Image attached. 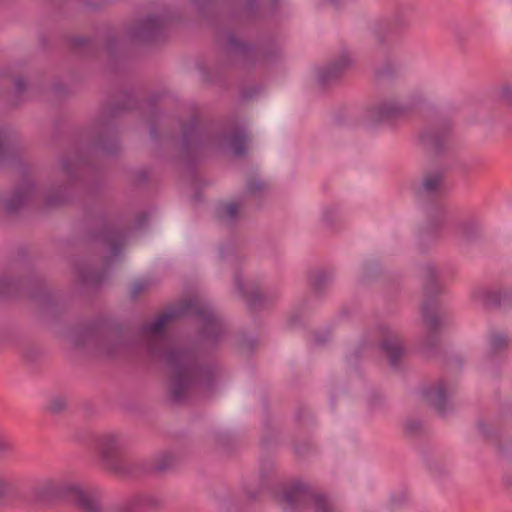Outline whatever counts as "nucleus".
Listing matches in <instances>:
<instances>
[{"instance_id": "obj_1", "label": "nucleus", "mask_w": 512, "mask_h": 512, "mask_svg": "<svg viewBox=\"0 0 512 512\" xmlns=\"http://www.w3.org/2000/svg\"><path fill=\"white\" fill-rule=\"evenodd\" d=\"M199 310L193 301H185L176 307H170L144 328V337L161 356L170 370V390L176 399L182 398L197 378L198 369L192 354L172 343L166 334V328L172 319Z\"/></svg>"}, {"instance_id": "obj_2", "label": "nucleus", "mask_w": 512, "mask_h": 512, "mask_svg": "<svg viewBox=\"0 0 512 512\" xmlns=\"http://www.w3.org/2000/svg\"><path fill=\"white\" fill-rule=\"evenodd\" d=\"M276 498L285 509L307 502L315 512H332L324 495L298 481L281 485L276 492Z\"/></svg>"}, {"instance_id": "obj_3", "label": "nucleus", "mask_w": 512, "mask_h": 512, "mask_svg": "<svg viewBox=\"0 0 512 512\" xmlns=\"http://www.w3.org/2000/svg\"><path fill=\"white\" fill-rule=\"evenodd\" d=\"M421 101L418 93H406L386 99L376 107L379 118H394L406 115Z\"/></svg>"}, {"instance_id": "obj_4", "label": "nucleus", "mask_w": 512, "mask_h": 512, "mask_svg": "<svg viewBox=\"0 0 512 512\" xmlns=\"http://www.w3.org/2000/svg\"><path fill=\"white\" fill-rule=\"evenodd\" d=\"M381 349L392 364H395L405 352L402 338L395 330L384 332L381 340Z\"/></svg>"}, {"instance_id": "obj_5", "label": "nucleus", "mask_w": 512, "mask_h": 512, "mask_svg": "<svg viewBox=\"0 0 512 512\" xmlns=\"http://www.w3.org/2000/svg\"><path fill=\"white\" fill-rule=\"evenodd\" d=\"M453 391L452 385L445 381H440L431 385L425 391V399L429 404L441 411L445 408L447 400Z\"/></svg>"}, {"instance_id": "obj_6", "label": "nucleus", "mask_w": 512, "mask_h": 512, "mask_svg": "<svg viewBox=\"0 0 512 512\" xmlns=\"http://www.w3.org/2000/svg\"><path fill=\"white\" fill-rule=\"evenodd\" d=\"M34 192V184L26 183L11 196L1 199L0 208L11 212L16 211L33 197Z\"/></svg>"}, {"instance_id": "obj_7", "label": "nucleus", "mask_w": 512, "mask_h": 512, "mask_svg": "<svg viewBox=\"0 0 512 512\" xmlns=\"http://www.w3.org/2000/svg\"><path fill=\"white\" fill-rule=\"evenodd\" d=\"M123 447L124 440L116 433H108L101 436L97 443L98 452L105 460L113 458Z\"/></svg>"}, {"instance_id": "obj_8", "label": "nucleus", "mask_w": 512, "mask_h": 512, "mask_svg": "<svg viewBox=\"0 0 512 512\" xmlns=\"http://www.w3.org/2000/svg\"><path fill=\"white\" fill-rule=\"evenodd\" d=\"M69 492L72 497L87 511H95L97 509L96 501L81 487L76 485L69 486Z\"/></svg>"}, {"instance_id": "obj_9", "label": "nucleus", "mask_w": 512, "mask_h": 512, "mask_svg": "<svg viewBox=\"0 0 512 512\" xmlns=\"http://www.w3.org/2000/svg\"><path fill=\"white\" fill-rule=\"evenodd\" d=\"M243 211V204L239 201H227L218 208L219 217L226 221L236 219Z\"/></svg>"}, {"instance_id": "obj_10", "label": "nucleus", "mask_w": 512, "mask_h": 512, "mask_svg": "<svg viewBox=\"0 0 512 512\" xmlns=\"http://www.w3.org/2000/svg\"><path fill=\"white\" fill-rule=\"evenodd\" d=\"M509 336L504 330H493L488 336V343L492 350H501L509 343Z\"/></svg>"}, {"instance_id": "obj_11", "label": "nucleus", "mask_w": 512, "mask_h": 512, "mask_svg": "<svg viewBox=\"0 0 512 512\" xmlns=\"http://www.w3.org/2000/svg\"><path fill=\"white\" fill-rule=\"evenodd\" d=\"M354 62V57L351 52L344 51L342 52L337 59L332 63L331 67L329 68L331 70L332 75H337L344 69L351 66Z\"/></svg>"}, {"instance_id": "obj_12", "label": "nucleus", "mask_w": 512, "mask_h": 512, "mask_svg": "<svg viewBox=\"0 0 512 512\" xmlns=\"http://www.w3.org/2000/svg\"><path fill=\"white\" fill-rule=\"evenodd\" d=\"M443 176L439 172L427 174L423 179V188L427 192H434L441 188Z\"/></svg>"}, {"instance_id": "obj_13", "label": "nucleus", "mask_w": 512, "mask_h": 512, "mask_svg": "<svg viewBox=\"0 0 512 512\" xmlns=\"http://www.w3.org/2000/svg\"><path fill=\"white\" fill-rule=\"evenodd\" d=\"M246 142H247V139L245 136L235 137L231 142L233 151L236 154H242L245 151Z\"/></svg>"}, {"instance_id": "obj_14", "label": "nucleus", "mask_w": 512, "mask_h": 512, "mask_svg": "<svg viewBox=\"0 0 512 512\" xmlns=\"http://www.w3.org/2000/svg\"><path fill=\"white\" fill-rule=\"evenodd\" d=\"M42 489L51 494H58L59 493V485L57 481L53 479H47L42 484Z\"/></svg>"}, {"instance_id": "obj_15", "label": "nucleus", "mask_w": 512, "mask_h": 512, "mask_svg": "<svg viewBox=\"0 0 512 512\" xmlns=\"http://www.w3.org/2000/svg\"><path fill=\"white\" fill-rule=\"evenodd\" d=\"M11 446L10 439L4 434H0V453L8 451Z\"/></svg>"}, {"instance_id": "obj_16", "label": "nucleus", "mask_w": 512, "mask_h": 512, "mask_svg": "<svg viewBox=\"0 0 512 512\" xmlns=\"http://www.w3.org/2000/svg\"><path fill=\"white\" fill-rule=\"evenodd\" d=\"M144 289V286L140 282H136L133 284V293L136 294L140 290Z\"/></svg>"}, {"instance_id": "obj_17", "label": "nucleus", "mask_w": 512, "mask_h": 512, "mask_svg": "<svg viewBox=\"0 0 512 512\" xmlns=\"http://www.w3.org/2000/svg\"><path fill=\"white\" fill-rule=\"evenodd\" d=\"M502 92H503V95H504L505 97H510V94H511V92H512V87H511V86H505V87L503 88V91H502Z\"/></svg>"}, {"instance_id": "obj_18", "label": "nucleus", "mask_w": 512, "mask_h": 512, "mask_svg": "<svg viewBox=\"0 0 512 512\" xmlns=\"http://www.w3.org/2000/svg\"><path fill=\"white\" fill-rule=\"evenodd\" d=\"M8 489L7 484L0 483V496L4 495L6 493V490Z\"/></svg>"}, {"instance_id": "obj_19", "label": "nucleus", "mask_w": 512, "mask_h": 512, "mask_svg": "<svg viewBox=\"0 0 512 512\" xmlns=\"http://www.w3.org/2000/svg\"><path fill=\"white\" fill-rule=\"evenodd\" d=\"M425 319L427 322L431 323L433 322L432 318L430 317V315L428 314V312H425Z\"/></svg>"}, {"instance_id": "obj_20", "label": "nucleus", "mask_w": 512, "mask_h": 512, "mask_svg": "<svg viewBox=\"0 0 512 512\" xmlns=\"http://www.w3.org/2000/svg\"><path fill=\"white\" fill-rule=\"evenodd\" d=\"M209 320H210V321H214V317H213V316H211V315H209Z\"/></svg>"}, {"instance_id": "obj_21", "label": "nucleus", "mask_w": 512, "mask_h": 512, "mask_svg": "<svg viewBox=\"0 0 512 512\" xmlns=\"http://www.w3.org/2000/svg\"><path fill=\"white\" fill-rule=\"evenodd\" d=\"M113 252L116 253L117 252V249L116 248H112Z\"/></svg>"}]
</instances>
